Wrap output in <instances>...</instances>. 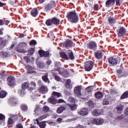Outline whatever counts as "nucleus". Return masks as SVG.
<instances>
[{
  "mask_svg": "<svg viewBox=\"0 0 128 128\" xmlns=\"http://www.w3.org/2000/svg\"><path fill=\"white\" fill-rule=\"evenodd\" d=\"M66 18L70 22L76 24L78 22V16L76 12H70L67 13Z\"/></svg>",
  "mask_w": 128,
  "mask_h": 128,
  "instance_id": "obj_1",
  "label": "nucleus"
},
{
  "mask_svg": "<svg viewBox=\"0 0 128 128\" xmlns=\"http://www.w3.org/2000/svg\"><path fill=\"white\" fill-rule=\"evenodd\" d=\"M60 56L64 60H74V53L70 50H67L66 53L64 52H61Z\"/></svg>",
  "mask_w": 128,
  "mask_h": 128,
  "instance_id": "obj_2",
  "label": "nucleus"
},
{
  "mask_svg": "<svg viewBox=\"0 0 128 128\" xmlns=\"http://www.w3.org/2000/svg\"><path fill=\"white\" fill-rule=\"evenodd\" d=\"M26 48V42H20L16 46V48L18 52L24 53L26 52V51L24 50Z\"/></svg>",
  "mask_w": 128,
  "mask_h": 128,
  "instance_id": "obj_3",
  "label": "nucleus"
},
{
  "mask_svg": "<svg viewBox=\"0 0 128 128\" xmlns=\"http://www.w3.org/2000/svg\"><path fill=\"white\" fill-rule=\"evenodd\" d=\"M94 63L92 61H88L85 62V64L84 66L85 70L86 72H90L92 70V68H94Z\"/></svg>",
  "mask_w": 128,
  "mask_h": 128,
  "instance_id": "obj_4",
  "label": "nucleus"
},
{
  "mask_svg": "<svg viewBox=\"0 0 128 128\" xmlns=\"http://www.w3.org/2000/svg\"><path fill=\"white\" fill-rule=\"evenodd\" d=\"M96 48H98L96 43L94 41H92L87 44V48H89V50H96Z\"/></svg>",
  "mask_w": 128,
  "mask_h": 128,
  "instance_id": "obj_5",
  "label": "nucleus"
},
{
  "mask_svg": "<svg viewBox=\"0 0 128 128\" xmlns=\"http://www.w3.org/2000/svg\"><path fill=\"white\" fill-rule=\"evenodd\" d=\"M104 120L103 118H92L91 120L92 124H94L100 125L104 124Z\"/></svg>",
  "mask_w": 128,
  "mask_h": 128,
  "instance_id": "obj_6",
  "label": "nucleus"
},
{
  "mask_svg": "<svg viewBox=\"0 0 128 128\" xmlns=\"http://www.w3.org/2000/svg\"><path fill=\"white\" fill-rule=\"evenodd\" d=\"M54 6H56V2L52 1L50 3L45 6V10L48 12V10H50L52 8H54Z\"/></svg>",
  "mask_w": 128,
  "mask_h": 128,
  "instance_id": "obj_7",
  "label": "nucleus"
},
{
  "mask_svg": "<svg viewBox=\"0 0 128 128\" xmlns=\"http://www.w3.org/2000/svg\"><path fill=\"white\" fill-rule=\"evenodd\" d=\"M126 29L124 27H121L118 30V34L119 38H124L126 36Z\"/></svg>",
  "mask_w": 128,
  "mask_h": 128,
  "instance_id": "obj_8",
  "label": "nucleus"
},
{
  "mask_svg": "<svg viewBox=\"0 0 128 128\" xmlns=\"http://www.w3.org/2000/svg\"><path fill=\"white\" fill-rule=\"evenodd\" d=\"M40 94H46L48 92V89L46 86H42L38 90Z\"/></svg>",
  "mask_w": 128,
  "mask_h": 128,
  "instance_id": "obj_9",
  "label": "nucleus"
},
{
  "mask_svg": "<svg viewBox=\"0 0 128 128\" xmlns=\"http://www.w3.org/2000/svg\"><path fill=\"white\" fill-rule=\"evenodd\" d=\"M82 88L80 86L76 87L74 89V94L78 96H82Z\"/></svg>",
  "mask_w": 128,
  "mask_h": 128,
  "instance_id": "obj_10",
  "label": "nucleus"
},
{
  "mask_svg": "<svg viewBox=\"0 0 128 128\" xmlns=\"http://www.w3.org/2000/svg\"><path fill=\"white\" fill-rule=\"evenodd\" d=\"M15 80L14 78L12 76H9L8 78V86H14V84H16V82H14Z\"/></svg>",
  "mask_w": 128,
  "mask_h": 128,
  "instance_id": "obj_11",
  "label": "nucleus"
},
{
  "mask_svg": "<svg viewBox=\"0 0 128 128\" xmlns=\"http://www.w3.org/2000/svg\"><path fill=\"white\" fill-rule=\"evenodd\" d=\"M108 62L109 64H112V66H116V64H118V59L114 58L112 57H110L108 60Z\"/></svg>",
  "mask_w": 128,
  "mask_h": 128,
  "instance_id": "obj_12",
  "label": "nucleus"
},
{
  "mask_svg": "<svg viewBox=\"0 0 128 128\" xmlns=\"http://www.w3.org/2000/svg\"><path fill=\"white\" fill-rule=\"evenodd\" d=\"M114 4H116V0H108L106 2V8H110L114 6Z\"/></svg>",
  "mask_w": 128,
  "mask_h": 128,
  "instance_id": "obj_13",
  "label": "nucleus"
},
{
  "mask_svg": "<svg viewBox=\"0 0 128 128\" xmlns=\"http://www.w3.org/2000/svg\"><path fill=\"white\" fill-rule=\"evenodd\" d=\"M39 54L41 57L44 56L45 58H48L50 56V52L48 51L44 52L43 50H40Z\"/></svg>",
  "mask_w": 128,
  "mask_h": 128,
  "instance_id": "obj_14",
  "label": "nucleus"
},
{
  "mask_svg": "<svg viewBox=\"0 0 128 128\" xmlns=\"http://www.w3.org/2000/svg\"><path fill=\"white\" fill-rule=\"evenodd\" d=\"M78 114L80 116H86L87 114H88V109L84 108L81 110L80 112H78Z\"/></svg>",
  "mask_w": 128,
  "mask_h": 128,
  "instance_id": "obj_15",
  "label": "nucleus"
},
{
  "mask_svg": "<svg viewBox=\"0 0 128 128\" xmlns=\"http://www.w3.org/2000/svg\"><path fill=\"white\" fill-rule=\"evenodd\" d=\"M48 102H50V104H56L58 102V100L56 98L52 95V96L48 99Z\"/></svg>",
  "mask_w": 128,
  "mask_h": 128,
  "instance_id": "obj_16",
  "label": "nucleus"
},
{
  "mask_svg": "<svg viewBox=\"0 0 128 128\" xmlns=\"http://www.w3.org/2000/svg\"><path fill=\"white\" fill-rule=\"evenodd\" d=\"M51 72L52 74V76L53 78H54L56 80L57 82H60V80H62V78H60V76H58L56 73H54V70H52Z\"/></svg>",
  "mask_w": 128,
  "mask_h": 128,
  "instance_id": "obj_17",
  "label": "nucleus"
},
{
  "mask_svg": "<svg viewBox=\"0 0 128 128\" xmlns=\"http://www.w3.org/2000/svg\"><path fill=\"white\" fill-rule=\"evenodd\" d=\"M115 110L118 114H120L122 112V110H124V106L122 105H120L116 107Z\"/></svg>",
  "mask_w": 128,
  "mask_h": 128,
  "instance_id": "obj_18",
  "label": "nucleus"
},
{
  "mask_svg": "<svg viewBox=\"0 0 128 128\" xmlns=\"http://www.w3.org/2000/svg\"><path fill=\"white\" fill-rule=\"evenodd\" d=\"M28 70V74H34L36 73V70L34 68L30 66H26Z\"/></svg>",
  "mask_w": 128,
  "mask_h": 128,
  "instance_id": "obj_19",
  "label": "nucleus"
},
{
  "mask_svg": "<svg viewBox=\"0 0 128 128\" xmlns=\"http://www.w3.org/2000/svg\"><path fill=\"white\" fill-rule=\"evenodd\" d=\"M95 58L98 59L102 58V52L101 51H97L94 54Z\"/></svg>",
  "mask_w": 128,
  "mask_h": 128,
  "instance_id": "obj_20",
  "label": "nucleus"
},
{
  "mask_svg": "<svg viewBox=\"0 0 128 128\" xmlns=\"http://www.w3.org/2000/svg\"><path fill=\"white\" fill-rule=\"evenodd\" d=\"M30 14L32 16L36 17L38 14V9H36V8H34L30 12Z\"/></svg>",
  "mask_w": 128,
  "mask_h": 128,
  "instance_id": "obj_21",
  "label": "nucleus"
},
{
  "mask_svg": "<svg viewBox=\"0 0 128 128\" xmlns=\"http://www.w3.org/2000/svg\"><path fill=\"white\" fill-rule=\"evenodd\" d=\"M108 22L110 24H114L116 22V20L114 17H110L108 18Z\"/></svg>",
  "mask_w": 128,
  "mask_h": 128,
  "instance_id": "obj_22",
  "label": "nucleus"
},
{
  "mask_svg": "<svg viewBox=\"0 0 128 128\" xmlns=\"http://www.w3.org/2000/svg\"><path fill=\"white\" fill-rule=\"evenodd\" d=\"M72 42L70 40H67L65 43L64 46L66 48H70L72 46Z\"/></svg>",
  "mask_w": 128,
  "mask_h": 128,
  "instance_id": "obj_23",
  "label": "nucleus"
},
{
  "mask_svg": "<svg viewBox=\"0 0 128 128\" xmlns=\"http://www.w3.org/2000/svg\"><path fill=\"white\" fill-rule=\"evenodd\" d=\"M95 96L96 98H102L104 97V94L100 92H98L95 94Z\"/></svg>",
  "mask_w": 128,
  "mask_h": 128,
  "instance_id": "obj_24",
  "label": "nucleus"
},
{
  "mask_svg": "<svg viewBox=\"0 0 128 128\" xmlns=\"http://www.w3.org/2000/svg\"><path fill=\"white\" fill-rule=\"evenodd\" d=\"M68 106L70 108L71 110H76L78 108V105L76 104H68Z\"/></svg>",
  "mask_w": 128,
  "mask_h": 128,
  "instance_id": "obj_25",
  "label": "nucleus"
},
{
  "mask_svg": "<svg viewBox=\"0 0 128 128\" xmlns=\"http://www.w3.org/2000/svg\"><path fill=\"white\" fill-rule=\"evenodd\" d=\"M52 24H55L56 26H58L60 24V20L56 18H53L52 19Z\"/></svg>",
  "mask_w": 128,
  "mask_h": 128,
  "instance_id": "obj_26",
  "label": "nucleus"
},
{
  "mask_svg": "<svg viewBox=\"0 0 128 128\" xmlns=\"http://www.w3.org/2000/svg\"><path fill=\"white\" fill-rule=\"evenodd\" d=\"M66 110V107L60 106L58 108L56 112L58 114H62L64 112V110Z\"/></svg>",
  "mask_w": 128,
  "mask_h": 128,
  "instance_id": "obj_27",
  "label": "nucleus"
},
{
  "mask_svg": "<svg viewBox=\"0 0 128 128\" xmlns=\"http://www.w3.org/2000/svg\"><path fill=\"white\" fill-rule=\"evenodd\" d=\"M6 94H8V93L4 90L0 92V98H6Z\"/></svg>",
  "mask_w": 128,
  "mask_h": 128,
  "instance_id": "obj_28",
  "label": "nucleus"
},
{
  "mask_svg": "<svg viewBox=\"0 0 128 128\" xmlns=\"http://www.w3.org/2000/svg\"><path fill=\"white\" fill-rule=\"evenodd\" d=\"M128 98V91L125 92L120 96L121 100H124Z\"/></svg>",
  "mask_w": 128,
  "mask_h": 128,
  "instance_id": "obj_29",
  "label": "nucleus"
},
{
  "mask_svg": "<svg viewBox=\"0 0 128 128\" xmlns=\"http://www.w3.org/2000/svg\"><path fill=\"white\" fill-rule=\"evenodd\" d=\"M52 96L56 98V96H57V98H60L62 96V94L56 92H53L52 93Z\"/></svg>",
  "mask_w": 128,
  "mask_h": 128,
  "instance_id": "obj_30",
  "label": "nucleus"
},
{
  "mask_svg": "<svg viewBox=\"0 0 128 128\" xmlns=\"http://www.w3.org/2000/svg\"><path fill=\"white\" fill-rule=\"evenodd\" d=\"M30 86V84H28V82H24V84H22V88L23 90H26V88H28Z\"/></svg>",
  "mask_w": 128,
  "mask_h": 128,
  "instance_id": "obj_31",
  "label": "nucleus"
},
{
  "mask_svg": "<svg viewBox=\"0 0 128 128\" xmlns=\"http://www.w3.org/2000/svg\"><path fill=\"white\" fill-rule=\"evenodd\" d=\"M102 112H100V111L98 110H94L92 112V114L94 116H100V114H102Z\"/></svg>",
  "mask_w": 128,
  "mask_h": 128,
  "instance_id": "obj_32",
  "label": "nucleus"
},
{
  "mask_svg": "<svg viewBox=\"0 0 128 128\" xmlns=\"http://www.w3.org/2000/svg\"><path fill=\"white\" fill-rule=\"evenodd\" d=\"M48 76V74L46 75L42 76V79L44 80V82H50V80Z\"/></svg>",
  "mask_w": 128,
  "mask_h": 128,
  "instance_id": "obj_33",
  "label": "nucleus"
},
{
  "mask_svg": "<svg viewBox=\"0 0 128 128\" xmlns=\"http://www.w3.org/2000/svg\"><path fill=\"white\" fill-rule=\"evenodd\" d=\"M34 54V48H30L28 50V54L32 56Z\"/></svg>",
  "mask_w": 128,
  "mask_h": 128,
  "instance_id": "obj_34",
  "label": "nucleus"
},
{
  "mask_svg": "<svg viewBox=\"0 0 128 128\" xmlns=\"http://www.w3.org/2000/svg\"><path fill=\"white\" fill-rule=\"evenodd\" d=\"M44 118H46V116L44 115L43 116H42L41 117L39 118L38 119H36V122L37 124H38V120H42Z\"/></svg>",
  "mask_w": 128,
  "mask_h": 128,
  "instance_id": "obj_35",
  "label": "nucleus"
},
{
  "mask_svg": "<svg viewBox=\"0 0 128 128\" xmlns=\"http://www.w3.org/2000/svg\"><path fill=\"white\" fill-rule=\"evenodd\" d=\"M46 122H40L39 124V126L40 128H45L46 126Z\"/></svg>",
  "mask_w": 128,
  "mask_h": 128,
  "instance_id": "obj_36",
  "label": "nucleus"
},
{
  "mask_svg": "<svg viewBox=\"0 0 128 128\" xmlns=\"http://www.w3.org/2000/svg\"><path fill=\"white\" fill-rule=\"evenodd\" d=\"M21 109L22 110H28V106L24 104H22L21 105Z\"/></svg>",
  "mask_w": 128,
  "mask_h": 128,
  "instance_id": "obj_37",
  "label": "nucleus"
},
{
  "mask_svg": "<svg viewBox=\"0 0 128 128\" xmlns=\"http://www.w3.org/2000/svg\"><path fill=\"white\" fill-rule=\"evenodd\" d=\"M30 86H31L32 90H34V88L36 86V84L34 82H31L30 83Z\"/></svg>",
  "mask_w": 128,
  "mask_h": 128,
  "instance_id": "obj_38",
  "label": "nucleus"
},
{
  "mask_svg": "<svg viewBox=\"0 0 128 128\" xmlns=\"http://www.w3.org/2000/svg\"><path fill=\"white\" fill-rule=\"evenodd\" d=\"M52 21L51 20L49 19L46 21V26H52Z\"/></svg>",
  "mask_w": 128,
  "mask_h": 128,
  "instance_id": "obj_39",
  "label": "nucleus"
},
{
  "mask_svg": "<svg viewBox=\"0 0 128 128\" xmlns=\"http://www.w3.org/2000/svg\"><path fill=\"white\" fill-rule=\"evenodd\" d=\"M116 6H120V4L122 2V0H115Z\"/></svg>",
  "mask_w": 128,
  "mask_h": 128,
  "instance_id": "obj_40",
  "label": "nucleus"
},
{
  "mask_svg": "<svg viewBox=\"0 0 128 128\" xmlns=\"http://www.w3.org/2000/svg\"><path fill=\"white\" fill-rule=\"evenodd\" d=\"M36 40H32L30 42V46H36Z\"/></svg>",
  "mask_w": 128,
  "mask_h": 128,
  "instance_id": "obj_41",
  "label": "nucleus"
},
{
  "mask_svg": "<svg viewBox=\"0 0 128 128\" xmlns=\"http://www.w3.org/2000/svg\"><path fill=\"white\" fill-rule=\"evenodd\" d=\"M43 110L46 112H48L50 110V108L48 106H44L43 108Z\"/></svg>",
  "mask_w": 128,
  "mask_h": 128,
  "instance_id": "obj_42",
  "label": "nucleus"
},
{
  "mask_svg": "<svg viewBox=\"0 0 128 128\" xmlns=\"http://www.w3.org/2000/svg\"><path fill=\"white\" fill-rule=\"evenodd\" d=\"M69 100H70V102H73V103L76 102V98H74L72 97H70Z\"/></svg>",
  "mask_w": 128,
  "mask_h": 128,
  "instance_id": "obj_43",
  "label": "nucleus"
},
{
  "mask_svg": "<svg viewBox=\"0 0 128 128\" xmlns=\"http://www.w3.org/2000/svg\"><path fill=\"white\" fill-rule=\"evenodd\" d=\"M6 116L4 114H0V120H4Z\"/></svg>",
  "mask_w": 128,
  "mask_h": 128,
  "instance_id": "obj_44",
  "label": "nucleus"
},
{
  "mask_svg": "<svg viewBox=\"0 0 128 128\" xmlns=\"http://www.w3.org/2000/svg\"><path fill=\"white\" fill-rule=\"evenodd\" d=\"M99 6L98 4H96L94 6V10H98Z\"/></svg>",
  "mask_w": 128,
  "mask_h": 128,
  "instance_id": "obj_45",
  "label": "nucleus"
},
{
  "mask_svg": "<svg viewBox=\"0 0 128 128\" xmlns=\"http://www.w3.org/2000/svg\"><path fill=\"white\" fill-rule=\"evenodd\" d=\"M57 102L58 104H62V103L65 102H64V100L62 99H58V100H57Z\"/></svg>",
  "mask_w": 128,
  "mask_h": 128,
  "instance_id": "obj_46",
  "label": "nucleus"
},
{
  "mask_svg": "<svg viewBox=\"0 0 128 128\" xmlns=\"http://www.w3.org/2000/svg\"><path fill=\"white\" fill-rule=\"evenodd\" d=\"M14 124V121L12 118H10L8 120V124Z\"/></svg>",
  "mask_w": 128,
  "mask_h": 128,
  "instance_id": "obj_47",
  "label": "nucleus"
},
{
  "mask_svg": "<svg viewBox=\"0 0 128 128\" xmlns=\"http://www.w3.org/2000/svg\"><path fill=\"white\" fill-rule=\"evenodd\" d=\"M24 60H26V62H30V58L26 56H24Z\"/></svg>",
  "mask_w": 128,
  "mask_h": 128,
  "instance_id": "obj_48",
  "label": "nucleus"
},
{
  "mask_svg": "<svg viewBox=\"0 0 128 128\" xmlns=\"http://www.w3.org/2000/svg\"><path fill=\"white\" fill-rule=\"evenodd\" d=\"M16 128H24V127L21 124H18L16 126Z\"/></svg>",
  "mask_w": 128,
  "mask_h": 128,
  "instance_id": "obj_49",
  "label": "nucleus"
},
{
  "mask_svg": "<svg viewBox=\"0 0 128 128\" xmlns=\"http://www.w3.org/2000/svg\"><path fill=\"white\" fill-rule=\"evenodd\" d=\"M54 70H56V72H58L59 74H62V72H60V68H56Z\"/></svg>",
  "mask_w": 128,
  "mask_h": 128,
  "instance_id": "obj_50",
  "label": "nucleus"
},
{
  "mask_svg": "<svg viewBox=\"0 0 128 128\" xmlns=\"http://www.w3.org/2000/svg\"><path fill=\"white\" fill-rule=\"evenodd\" d=\"M109 104L108 100H104V101H103V104L104 106H106V104Z\"/></svg>",
  "mask_w": 128,
  "mask_h": 128,
  "instance_id": "obj_51",
  "label": "nucleus"
},
{
  "mask_svg": "<svg viewBox=\"0 0 128 128\" xmlns=\"http://www.w3.org/2000/svg\"><path fill=\"white\" fill-rule=\"evenodd\" d=\"M88 90V92H90V90H92V86H90L86 88V90Z\"/></svg>",
  "mask_w": 128,
  "mask_h": 128,
  "instance_id": "obj_52",
  "label": "nucleus"
},
{
  "mask_svg": "<svg viewBox=\"0 0 128 128\" xmlns=\"http://www.w3.org/2000/svg\"><path fill=\"white\" fill-rule=\"evenodd\" d=\"M4 20H0V26H4Z\"/></svg>",
  "mask_w": 128,
  "mask_h": 128,
  "instance_id": "obj_53",
  "label": "nucleus"
},
{
  "mask_svg": "<svg viewBox=\"0 0 128 128\" xmlns=\"http://www.w3.org/2000/svg\"><path fill=\"white\" fill-rule=\"evenodd\" d=\"M20 94V96H22V94H24V90H20L19 91Z\"/></svg>",
  "mask_w": 128,
  "mask_h": 128,
  "instance_id": "obj_54",
  "label": "nucleus"
},
{
  "mask_svg": "<svg viewBox=\"0 0 128 128\" xmlns=\"http://www.w3.org/2000/svg\"><path fill=\"white\" fill-rule=\"evenodd\" d=\"M2 56H8V52H2Z\"/></svg>",
  "mask_w": 128,
  "mask_h": 128,
  "instance_id": "obj_55",
  "label": "nucleus"
},
{
  "mask_svg": "<svg viewBox=\"0 0 128 128\" xmlns=\"http://www.w3.org/2000/svg\"><path fill=\"white\" fill-rule=\"evenodd\" d=\"M62 118H58L57 119V122H59V124H60V122H62Z\"/></svg>",
  "mask_w": 128,
  "mask_h": 128,
  "instance_id": "obj_56",
  "label": "nucleus"
},
{
  "mask_svg": "<svg viewBox=\"0 0 128 128\" xmlns=\"http://www.w3.org/2000/svg\"><path fill=\"white\" fill-rule=\"evenodd\" d=\"M46 64L48 66H50V64H52V61L51 60H48L47 62H46Z\"/></svg>",
  "mask_w": 128,
  "mask_h": 128,
  "instance_id": "obj_57",
  "label": "nucleus"
},
{
  "mask_svg": "<svg viewBox=\"0 0 128 128\" xmlns=\"http://www.w3.org/2000/svg\"><path fill=\"white\" fill-rule=\"evenodd\" d=\"M117 72H118V74H122V70L120 69L117 70Z\"/></svg>",
  "mask_w": 128,
  "mask_h": 128,
  "instance_id": "obj_58",
  "label": "nucleus"
},
{
  "mask_svg": "<svg viewBox=\"0 0 128 128\" xmlns=\"http://www.w3.org/2000/svg\"><path fill=\"white\" fill-rule=\"evenodd\" d=\"M19 38H24V34H21L19 36Z\"/></svg>",
  "mask_w": 128,
  "mask_h": 128,
  "instance_id": "obj_59",
  "label": "nucleus"
},
{
  "mask_svg": "<svg viewBox=\"0 0 128 128\" xmlns=\"http://www.w3.org/2000/svg\"><path fill=\"white\" fill-rule=\"evenodd\" d=\"M75 128H84V126L79 125L78 126H76Z\"/></svg>",
  "mask_w": 128,
  "mask_h": 128,
  "instance_id": "obj_60",
  "label": "nucleus"
},
{
  "mask_svg": "<svg viewBox=\"0 0 128 128\" xmlns=\"http://www.w3.org/2000/svg\"><path fill=\"white\" fill-rule=\"evenodd\" d=\"M44 0H39L40 4H44Z\"/></svg>",
  "mask_w": 128,
  "mask_h": 128,
  "instance_id": "obj_61",
  "label": "nucleus"
},
{
  "mask_svg": "<svg viewBox=\"0 0 128 128\" xmlns=\"http://www.w3.org/2000/svg\"><path fill=\"white\" fill-rule=\"evenodd\" d=\"M8 24H10V20H8L6 22L5 24H6V26H8Z\"/></svg>",
  "mask_w": 128,
  "mask_h": 128,
  "instance_id": "obj_62",
  "label": "nucleus"
},
{
  "mask_svg": "<svg viewBox=\"0 0 128 128\" xmlns=\"http://www.w3.org/2000/svg\"><path fill=\"white\" fill-rule=\"evenodd\" d=\"M70 80H68L66 82L67 84H70Z\"/></svg>",
  "mask_w": 128,
  "mask_h": 128,
  "instance_id": "obj_63",
  "label": "nucleus"
},
{
  "mask_svg": "<svg viewBox=\"0 0 128 128\" xmlns=\"http://www.w3.org/2000/svg\"><path fill=\"white\" fill-rule=\"evenodd\" d=\"M126 114L127 116H128V108L126 110Z\"/></svg>",
  "mask_w": 128,
  "mask_h": 128,
  "instance_id": "obj_64",
  "label": "nucleus"
}]
</instances>
